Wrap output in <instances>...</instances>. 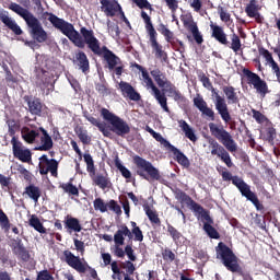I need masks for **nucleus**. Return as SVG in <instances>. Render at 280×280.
I'll list each match as a JSON object with an SVG mask.
<instances>
[{"mask_svg": "<svg viewBox=\"0 0 280 280\" xmlns=\"http://www.w3.org/2000/svg\"><path fill=\"white\" fill-rule=\"evenodd\" d=\"M48 21L50 24L63 34L75 47L83 49L85 45L95 56L103 57L107 63L109 71L115 70V68L121 65L120 57H117L113 50H109L107 46H102L101 42L95 37L94 31L92 28H86V26H81L80 33L77 31L71 22L58 18L55 13H49Z\"/></svg>", "mask_w": 280, "mask_h": 280, "instance_id": "f257e3e1", "label": "nucleus"}, {"mask_svg": "<svg viewBox=\"0 0 280 280\" xmlns=\"http://www.w3.org/2000/svg\"><path fill=\"white\" fill-rule=\"evenodd\" d=\"M208 127L211 136L213 137L208 138V144L211 149L210 154L220 159L228 168L233 167V161L230 153L237 152V143L233 136L224 128L223 125L209 122Z\"/></svg>", "mask_w": 280, "mask_h": 280, "instance_id": "f03ea898", "label": "nucleus"}, {"mask_svg": "<svg viewBox=\"0 0 280 280\" xmlns=\"http://www.w3.org/2000/svg\"><path fill=\"white\" fill-rule=\"evenodd\" d=\"M8 9L24 20L27 27L31 30L30 34L34 40L37 43H46L48 40L47 31H45L42 22L34 15V13H32V11L14 2H12Z\"/></svg>", "mask_w": 280, "mask_h": 280, "instance_id": "7ed1b4c3", "label": "nucleus"}, {"mask_svg": "<svg viewBox=\"0 0 280 280\" xmlns=\"http://www.w3.org/2000/svg\"><path fill=\"white\" fill-rule=\"evenodd\" d=\"M177 199L180 202L189 206L195 213L200 215L201 220L205 221L202 230L209 238L220 240L221 235L219 231L213 226L214 221L208 210H206L200 203L196 202L186 191L179 190L177 192Z\"/></svg>", "mask_w": 280, "mask_h": 280, "instance_id": "20e7f679", "label": "nucleus"}, {"mask_svg": "<svg viewBox=\"0 0 280 280\" xmlns=\"http://www.w3.org/2000/svg\"><path fill=\"white\" fill-rule=\"evenodd\" d=\"M199 81L201 82L202 86L211 92V95L214 97L213 104L214 108L222 119L224 124H230L232 121V115L230 113V108L226 102V98L224 96H221L215 88H213L209 77L205 74V72H201V74L198 75Z\"/></svg>", "mask_w": 280, "mask_h": 280, "instance_id": "39448f33", "label": "nucleus"}, {"mask_svg": "<svg viewBox=\"0 0 280 280\" xmlns=\"http://www.w3.org/2000/svg\"><path fill=\"white\" fill-rule=\"evenodd\" d=\"M140 18L143 21L145 33L149 37V44L152 48L156 59L161 62H167L168 55L166 50L163 49L162 44L159 42V33L152 22V18L147 13V11H141Z\"/></svg>", "mask_w": 280, "mask_h": 280, "instance_id": "423d86ee", "label": "nucleus"}, {"mask_svg": "<svg viewBox=\"0 0 280 280\" xmlns=\"http://www.w3.org/2000/svg\"><path fill=\"white\" fill-rule=\"evenodd\" d=\"M209 27L211 32V38L217 40L219 44L229 47L235 55H238L240 51L243 54V45L240 35L232 33V35H230L231 42H229L228 34L225 33L223 26L214 24V22H210Z\"/></svg>", "mask_w": 280, "mask_h": 280, "instance_id": "0eeeda50", "label": "nucleus"}, {"mask_svg": "<svg viewBox=\"0 0 280 280\" xmlns=\"http://www.w3.org/2000/svg\"><path fill=\"white\" fill-rule=\"evenodd\" d=\"M150 74L156 85L162 89L161 93H164V95L167 93L168 97H172L174 102H185L186 97L182 94V92L178 91L172 81H168L165 72H162L160 68H154L151 70Z\"/></svg>", "mask_w": 280, "mask_h": 280, "instance_id": "6e6552de", "label": "nucleus"}, {"mask_svg": "<svg viewBox=\"0 0 280 280\" xmlns=\"http://www.w3.org/2000/svg\"><path fill=\"white\" fill-rule=\"evenodd\" d=\"M132 163L136 166V174L147 182H159L162 176L160 170L155 167L152 162L136 154L132 156Z\"/></svg>", "mask_w": 280, "mask_h": 280, "instance_id": "1a4fd4ad", "label": "nucleus"}, {"mask_svg": "<svg viewBox=\"0 0 280 280\" xmlns=\"http://www.w3.org/2000/svg\"><path fill=\"white\" fill-rule=\"evenodd\" d=\"M217 258L222 261L225 269L232 273H242L243 269L238 264V258L234 252L223 242H219L215 247Z\"/></svg>", "mask_w": 280, "mask_h": 280, "instance_id": "9d476101", "label": "nucleus"}, {"mask_svg": "<svg viewBox=\"0 0 280 280\" xmlns=\"http://www.w3.org/2000/svg\"><path fill=\"white\" fill-rule=\"evenodd\" d=\"M101 116L103 117L104 120L109 122L110 125L109 130L113 133H115L117 137L126 138V136L130 135L131 132L130 125L124 118L110 112L108 108L102 107Z\"/></svg>", "mask_w": 280, "mask_h": 280, "instance_id": "9b49d317", "label": "nucleus"}, {"mask_svg": "<svg viewBox=\"0 0 280 280\" xmlns=\"http://www.w3.org/2000/svg\"><path fill=\"white\" fill-rule=\"evenodd\" d=\"M65 261L66 264L75 270L78 273H86L89 272V276L96 280L98 278V273L95 268L91 267L88 262H82L81 258L79 256H75L70 250L63 252Z\"/></svg>", "mask_w": 280, "mask_h": 280, "instance_id": "f8f14e48", "label": "nucleus"}, {"mask_svg": "<svg viewBox=\"0 0 280 280\" xmlns=\"http://www.w3.org/2000/svg\"><path fill=\"white\" fill-rule=\"evenodd\" d=\"M144 83H145V86L148 89H151V95L154 97V100L158 102V104L160 105V107L162 108L163 112L170 114L171 113V109H170V106H168V98L165 94V92H162L160 90V88H156L153 79H151L149 72H143V74H141Z\"/></svg>", "mask_w": 280, "mask_h": 280, "instance_id": "ddd939ff", "label": "nucleus"}, {"mask_svg": "<svg viewBox=\"0 0 280 280\" xmlns=\"http://www.w3.org/2000/svg\"><path fill=\"white\" fill-rule=\"evenodd\" d=\"M242 73L246 79V83L252 85L258 95L265 97L268 93H270L267 81L261 79L259 74L252 72V70H248V68H243Z\"/></svg>", "mask_w": 280, "mask_h": 280, "instance_id": "4468645a", "label": "nucleus"}, {"mask_svg": "<svg viewBox=\"0 0 280 280\" xmlns=\"http://www.w3.org/2000/svg\"><path fill=\"white\" fill-rule=\"evenodd\" d=\"M125 237L132 240V234H131V230L126 224H121L120 229H118L114 234V244H115L114 255L117 258H125L126 256V249L124 250V248L121 247L125 245V241H126Z\"/></svg>", "mask_w": 280, "mask_h": 280, "instance_id": "2eb2a0df", "label": "nucleus"}, {"mask_svg": "<svg viewBox=\"0 0 280 280\" xmlns=\"http://www.w3.org/2000/svg\"><path fill=\"white\" fill-rule=\"evenodd\" d=\"M13 156L21 161L22 163H30L33 158L31 149L24 148L23 142L19 137H13L11 139Z\"/></svg>", "mask_w": 280, "mask_h": 280, "instance_id": "dca6fc26", "label": "nucleus"}, {"mask_svg": "<svg viewBox=\"0 0 280 280\" xmlns=\"http://www.w3.org/2000/svg\"><path fill=\"white\" fill-rule=\"evenodd\" d=\"M40 132L42 127H37L36 125L23 126L21 128V137L27 144H35L40 137Z\"/></svg>", "mask_w": 280, "mask_h": 280, "instance_id": "f3484780", "label": "nucleus"}, {"mask_svg": "<svg viewBox=\"0 0 280 280\" xmlns=\"http://www.w3.org/2000/svg\"><path fill=\"white\" fill-rule=\"evenodd\" d=\"M24 101L27 103L31 115L42 117L45 114L47 106L39 97L24 96Z\"/></svg>", "mask_w": 280, "mask_h": 280, "instance_id": "a211bd4d", "label": "nucleus"}, {"mask_svg": "<svg viewBox=\"0 0 280 280\" xmlns=\"http://www.w3.org/2000/svg\"><path fill=\"white\" fill-rule=\"evenodd\" d=\"M118 86L124 97L132 102L141 101V94L137 92V90L133 88V85H131V83H127V81H120Z\"/></svg>", "mask_w": 280, "mask_h": 280, "instance_id": "6ab92c4d", "label": "nucleus"}, {"mask_svg": "<svg viewBox=\"0 0 280 280\" xmlns=\"http://www.w3.org/2000/svg\"><path fill=\"white\" fill-rule=\"evenodd\" d=\"M221 177L223 182H231L233 186L237 188L240 194H242L247 187L248 184L237 175H233L230 171H222Z\"/></svg>", "mask_w": 280, "mask_h": 280, "instance_id": "aec40b11", "label": "nucleus"}, {"mask_svg": "<svg viewBox=\"0 0 280 280\" xmlns=\"http://www.w3.org/2000/svg\"><path fill=\"white\" fill-rule=\"evenodd\" d=\"M194 106L206 117L210 118L211 121L215 120L214 110L208 106V103L202 96H196L192 98Z\"/></svg>", "mask_w": 280, "mask_h": 280, "instance_id": "412c9836", "label": "nucleus"}, {"mask_svg": "<svg viewBox=\"0 0 280 280\" xmlns=\"http://www.w3.org/2000/svg\"><path fill=\"white\" fill-rule=\"evenodd\" d=\"M0 22H2L10 31H12L15 35L20 36L23 34L21 26L10 18L9 12L1 10L0 11Z\"/></svg>", "mask_w": 280, "mask_h": 280, "instance_id": "4be33fe9", "label": "nucleus"}, {"mask_svg": "<svg viewBox=\"0 0 280 280\" xmlns=\"http://www.w3.org/2000/svg\"><path fill=\"white\" fill-rule=\"evenodd\" d=\"M38 168L42 176L48 175V173H50L52 177H58L59 162L56 159H50L46 164L39 162Z\"/></svg>", "mask_w": 280, "mask_h": 280, "instance_id": "5701e85b", "label": "nucleus"}, {"mask_svg": "<svg viewBox=\"0 0 280 280\" xmlns=\"http://www.w3.org/2000/svg\"><path fill=\"white\" fill-rule=\"evenodd\" d=\"M101 10L106 16L114 18L117 12L121 11V5L116 0H100Z\"/></svg>", "mask_w": 280, "mask_h": 280, "instance_id": "b1692460", "label": "nucleus"}, {"mask_svg": "<svg viewBox=\"0 0 280 280\" xmlns=\"http://www.w3.org/2000/svg\"><path fill=\"white\" fill-rule=\"evenodd\" d=\"M90 177L93 185L97 186L102 190L109 188V186L112 185V182L106 175H104L103 173H96L95 170L94 172L90 173Z\"/></svg>", "mask_w": 280, "mask_h": 280, "instance_id": "393cba45", "label": "nucleus"}, {"mask_svg": "<svg viewBox=\"0 0 280 280\" xmlns=\"http://www.w3.org/2000/svg\"><path fill=\"white\" fill-rule=\"evenodd\" d=\"M241 196L246 198L247 201L252 202V205L256 207V210L258 211L265 210V206L258 199L257 194L250 189L249 185H247V187L241 192Z\"/></svg>", "mask_w": 280, "mask_h": 280, "instance_id": "a878e982", "label": "nucleus"}, {"mask_svg": "<svg viewBox=\"0 0 280 280\" xmlns=\"http://www.w3.org/2000/svg\"><path fill=\"white\" fill-rule=\"evenodd\" d=\"M40 132L43 135L40 137L42 144L36 147L35 150L42 151V152L50 151L54 148L52 137L48 133V131L44 127H40Z\"/></svg>", "mask_w": 280, "mask_h": 280, "instance_id": "bb28decb", "label": "nucleus"}, {"mask_svg": "<svg viewBox=\"0 0 280 280\" xmlns=\"http://www.w3.org/2000/svg\"><path fill=\"white\" fill-rule=\"evenodd\" d=\"M63 224H65V229L69 232V233H81L83 228L81 225V222L78 218H74L70 214H67L63 220Z\"/></svg>", "mask_w": 280, "mask_h": 280, "instance_id": "cd10ccee", "label": "nucleus"}, {"mask_svg": "<svg viewBox=\"0 0 280 280\" xmlns=\"http://www.w3.org/2000/svg\"><path fill=\"white\" fill-rule=\"evenodd\" d=\"M170 152L173 153L175 156V161L183 166L184 168H189L190 167V160L188 156L180 151L178 148H176L174 144L168 149Z\"/></svg>", "mask_w": 280, "mask_h": 280, "instance_id": "c85d7f7f", "label": "nucleus"}, {"mask_svg": "<svg viewBox=\"0 0 280 280\" xmlns=\"http://www.w3.org/2000/svg\"><path fill=\"white\" fill-rule=\"evenodd\" d=\"M222 93L224 94L229 105H235L240 103L238 94L233 85H223Z\"/></svg>", "mask_w": 280, "mask_h": 280, "instance_id": "c756f323", "label": "nucleus"}, {"mask_svg": "<svg viewBox=\"0 0 280 280\" xmlns=\"http://www.w3.org/2000/svg\"><path fill=\"white\" fill-rule=\"evenodd\" d=\"M178 127L184 132L185 138H187L189 141H191L192 143L198 141L195 129L185 119L178 120Z\"/></svg>", "mask_w": 280, "mask_h": 280, "instance_id": "7c9ffc66", "label": "nucleus"}, {"mask_svg": "<svg viewBox=\"0 0 280 280\" xmlns=\"http://www.w3.org/2000/svg\"><path fill=\"white\" fill-rule=\"evenodd\" d=\"M75 61L82 73L88 74L90 72V59L86 52H83V50L75 52Z\"/></svg>", "mask_w": 280, "mask_h": 280, "instance_id": "2f4dec72", "label": "nucleus"}, {"mask_svg": "<svg viewBox=\"0 0 280 280\" xmlns=\"http://www.w3.org/2000/svg\"><path fill=\"white\" fill-rule=\"evenodd\" d=\"M143 211L145 215L148 217L150 223L152 226H158L160 228L162 225V221L159 217V213L156 210L151 209L149 203H143Z\"/></svg>", "mask_w": 280, "mask_h": 280, "instance_id": "473e14b6", "label": "nucleus"}, {"mask_svg": "<svg viewBox=\"0 0 280 280\" xmlns=\"http://www.w3.org/2000/svg\"><path fill=\"white\" fill-rule=\"evenodd\" d=\"M24 194L35 203H37L42 197V189L34 184H30L25 187Z\"/></svg>", "mask_w": 280, "mask_h": 280, "instance_id": "72a5a7b5", "label": "nucleus"}, {"mask_svg": "<svg viewBox=\"0 0 280 280\" xmlns=\"http://www.w3.org/2000/svg\"><path fill=\"white\" fill-rule=\"evenodd\" d=\"M28 224H30L31 228H33L39 234H46L47 233V229L44 226L43 222L40 221V219L36 214L31 215V218L28 220Z\"/></svg>", "mask_w": 280, "mask_h": 280, "instance_id": "f704fd0d", "label": "nucleus"}, {"mask_svg": "<svg viewBox=\"0 0 280 280\" xmlns=\"http://www.w3.org/2000/svg\"><path fill=\"white\" fill-rule=\"evenodd\" d=\"M59 188L63 190V192L68 194L69 196H80L79 188L72 183V179L68 183L59 184Z\"/></svg>", "mask_w": 280, "mask_h": 280, "instance_id": "c9c22d12", "label": "nucleus"}, {"mask_svg": "<svg viewBox=\"0 0 280 280\" xmlns=\"http://www.w3.org/2000/svg\"><path fill=\"white\" fill-rule=\"evenodd\" d=\"M114 164L125 179H130L132 177L131 171L121 163L118 155L114 159Z\"/></svg>", "mask_w": 280, "mask_h": 280, "instance_id": "e433bc0d", "label": "nucleus"}, {"mask_svg": "<svg viewBox=\"0 0 280 280\" xmlns=\"http://www.w3.org/2000/svg\"><path fill=\"white\" fill-rule=\"evenodd\" d=\"M77 137L84 144L89 145L92 142V137L89 135V131L83 127H77L74 129Z\"/></svg>", "mask_w": 280, "mask_h": 280, "instance_id": "4c0bfd02", "label": "nucleus"}, {"mask_svg": "<svg viewBox=\"0 0 280 280\" xmlns=\"http://www.w3.org/2000/svg\"><path fill=\"white\" fill-rule=\"evenodd\" d=\"M158 32L161 35H163L166 43L173 44V40L175 39V35L173 31H171L170 28H167V26H165V24H159Z\"/></svg>", "mask_w": 280, "mask_h": 280, "instance_id": "58836bf2", "label": "nucleus"}, {"mask_svg": "<svg viewBox=\"0 0 280 280\" xmlns=\"http://www.w3.org/2000/svg\"><path fill=\"white\" fill-rule=\"evenodd\" d=\"M130 225L132 228L130 234L131 236H135L133 241L142 243L144 240V235L140 226H138L136 221H130Z\"/></svg>", "mask_w": 280, "mask_h": 280, "instance_id": "ea45409f", "label": "nucleus"}, {"mask_svg": "<svg viewBox=\"0 0 280 280\" xmlns=\"http://www.w3.org/2000/svg\"><path fill=\"white\" fill-rule=\"evenodd\" d=\"M260 10L261 7L258 4V2L256 0H250L245 7L244 11L248 18H252L255 16Z\"/></svg>", "mask_w": 280, "mask_h": 280, "instance_id": "a19ab883", "label": "nucleus"}, {"mask_svg": "<svg viewBox=\"0 0 280 280\" xmlns=\"http://www.w3.org/2000/svg\"><path fill=\"white\" fill-rule=\"evenodd\" d=\"M217 11H218L220 21L223 22L226 27H230V25L233 23V20L231 18V13H228V11L221 5H219L217 8Z\"/></svg>", "mask_w": 280, "mask_h": 280, "instance_id": "79ce46f5", "label": "nucleus"}, {"mask_svg": "<svg viewBox=\"0 0 280 280\" xmlns=\"http://www.w3.org/2000/svg\"><path fill=\"white\" fill-rule=\"evenodd\" d=\"M0 226L4 232H9L12 226L10 219L3 209H0Z\"/></svg>", "mask_w": 280, "mask_h": 280, "instance_id": "37998d69", "label": "nucleus"}, {"mask_svg": "<svg viewBox=\"0 0 280 280\" xmlns=\"http://www.w3.org/2000/svg\"><path fill=\"white\" fill-rule=\"evenodd\" d=\"M93 208L95 211L106 213L108 211V203H106L103 198L98 197L94 199Z\"/></svg>", "mask_w": 280, "mask_h": 280, "instance_id": "c03bdc74", "label": "nucleus"}, {"mask_svg": "<svg viewBox=\"0 0 280 280\" xmlns=\"http://www.w3.org/2000/svg\"><path fill=\"white\" fill-rule=\"evenodd\" d=\"M189 32L191 33V36L197 45L203 44V42H205L203 35H202V33H200L198 26H195V25L190 26Z\"/></svg>", "mask_w": 280, "mask_h": 280, "instance_id": "a18cd8bd", "label": "nucleus"}, {"mask_svg": "<svg viewBox=\"0 0 280 280\" xmlns=\"http://www.w3.org/2000/svg\"><path fill=\"white\" fill-rule=\"evenodd\" d=\"M167 233L174 243H178L183 234L172 224H167Z\"/></svg>", "mask_w": 280, "mask_h": 280, "instance_id": "49530a36", "label": "nucleus"}, {"mask_svg": "<svg viewBox=\"0 0 280 280\" xmlns=\"http://www.w3.org/2000/svg\"><path fill=\"white\" fill-rule=\"evenodd\" d=\"M19 129H20V124L16 122L15 119L8 120V133L12 139L18 138L16 132Z\"/></svg>", "mask_w": 280, "mask_h": 280, "instance_id": "de8ad7c7", "label": "nucleus"}, {"mask_svg": "<svg viewBox=\"0 0 280 280\" xmlns=\"http://www.w3.org/2000/svg\"><path fill=\"white\" fill-rule=\"evenodd\" d=\"M108 34L112 37H119L120 36V28L118 24H115V22H112V20H107L106 22Z\"/></svg>", "mask_w": 280, "mask_h": 280, "instance_id": "09e8293b", "label": "nucleus"}, {"mask_svg": "<svg viewBox=\"0 0 280 280\" xmlns=\"http://www.w3.org/2000/svg\"><path fill=\"white\" fill-rule=\"evenodd\" d=\"M152 138L159 142L163 148H165L167 151L172 148V143L165 139L160 132L154 131L152 135Z\"/></svg>", "mask_w": 280, "mask_h": 280, "instance_id": "8fccbe9b", "label": "nucleus"}, {"mask_svg": "<svg viewBox=\"0 0 280 280\" xmlns=\"http://www.w3.org/2000/svg\"><path fill=\"white\" fill-rule=\"evenodd\" d=\"M258 54L262 56V58H265V61H267L268 65L275 62L272 52H270V50H268L267 48H264V46H258Z\"/></svg>", "mask_w": 280, "mask_h": 280, "instance_id": "3c124183", "label": "nucleus"}, {"mask_svg": "<svg viewBox=\"0 0 280 280\" xmlns=\"http://www.w3.org/2000/svg\"><path fill=\"white\" fill-rule=\"evenodd\" d=\"M23 262H28L32 258L30 250L26 247L14 253Z\"/></svg>", "mask_w": 280, "mask_h": 280, "instance_id": "603ef678", "label": "nucleus"}, {"mask_svg": "<svg viewBox=\"0 0 280 280\" xmlns=\"http://www.w3.org/2000/svg\"><path fill=\"white\" fill-rule=\"evenodd\" d=\"M121 268L126 269L125 275H127V277L133 276L137 270L135 264L131 260H126L121 262Z\"/></svg>", "mask_w": 280, "mask_h": 280, "instance_id": "864d4df0", "label": "nucleus"}, {"mask_svg": "<svg viewBox=\"0 0 280 280\" xmlns=\"http://www.w3.org/2000/svg\"><path fill=\"white\" fill-rule=\"evenodd\" d=\"M0 185H1V188L4 191L11 192V178H10V176H5L4 174L0 173Z\"/></svg>", "mask_w": 280, "mask_h": 280, "instance_id": "5fc2aeb1", "label": "nucleus"}, {"mask_svg": "<svg viewBox=\"0 0 280 280\" xmlns=\"http://www.w3.org/2000/svg\"><path fill=\"white\" fill-rule=\"evenodd\" d=\"M107 208L110 211H113L115 214H117V215H121L122 214L121 206L115 199H110L107 202Z\"/></svg>", "mask_w": 280, "mask_h": 280, "instance_id": "6e6d98bb", "label": "nucleus"}, {"mask_svg": "<svg viewBox=\"0 0 280 280\" xmlns=\"http://www.w3.org/2000/svg\"><path fill=\"white\" fill-rule=\"evenodd\" d=\"M83 160L86 163V168L90 174L94 173L95 166H94V160L93 156L90 153L83 154Z\"/></svg>", "mask_w": 280, "mask_h": 280, "instance_id": "4d7b16f0", "label": "nucleus"}, {"mask_svg": "<svg viewBox=\"0 0 280 280\" xmlns=\"http://www.w3.org/2000/svg\"><path fill=\"white\" fill-rule=\"evenodd\" d=\"M25 247L23 240L21 237L12 238L11 240V248L13 254L18 253L20 249Z\"/></svg>", "mask_w": 280, "mask_h": 280, "instance_id": "13d9d810", "label": "nucleus"}, {"mask_svg": "<svg viewBox=\"0 0 280 280\" xmlns=\"http://www.w3.org/2000/svg\"><path fill=\"white\" fill-rule=\"evenodd\" d=\"M132 2L141 10L154 11L152 4L148 0H132Z\"/></svg>", "mask_w": 280, "mask_h": 280, "instance_id": "bf43d9fd", "label": "nucleus"}, {"mask_svg": "<svg viewBox=\"0 0 280 280\" xmlns=\"http://www.w3.org/2000/svg\"><path fill=\"white\" fill-rule=\"evenodd\" d=\"M162 258H163V260L166 261V262H173V261H175V259H176V255H175V253H174L172 249L165 248V249L162 252Z\"/></svg>", "mask_w": 280, "mask_h": 280, "instance_id": "052dcab7", "label": "nucleus"}, {"mask_svg": "<svg viewBox=\"0 0 280 280\" xmlns=\"http://www.w3.org/2000/svg\"><path fill=\"white\" fill-rule=\"evenodd\" d=\"M83 117L94 127L98 128L102 126L104 122L101 121L100 118L94 117L92 114L85 113L83 114Z\"/></svg>", "mask_w": 280, "mask_h": 280, "instance_id": "680f3d73", "label": "nucleus"}, {"mask_svg": "<svg viewBox=\"0 0 280 280\" xmlns=\"http://www.w3.org/2000/svg\"><path fill=\"white\" fill-rule=\"evenodd\" d=\"M189 8L192 9L194 12L200 13L203 7V3L201 0H188Z\"/></svg>", "mask_w": 280, "mask_h": 280, "instance_id": "e2e57ef3", "label": "nucleus"}, {"mask_svg": "<svg viewBox=\"0 0 280 280\" xmlns=\"http://www.w3.org/2000/svg\"><path fill=\"white\" fill-rule=\"evenodd\" d=\"M166 7L168 8V10L175 14L176 11L179 8V2L177 0H164Z\"/></svg>", "mask_w": 280, "mask_h": 280, "instance_id": "0e129e2a", "label": "nucleus"}, {"mask_svg": "<svg viewBox=\"0 0 280 280\" xmlns=\"http://www.w3.org/2000/svg\"><path fill=\"white\" fill-rule=\"evenodd\" d=\"M269 67L271 68V72H273V74H276V81H278V83H280V66L279 63H277V61H272L271 63H269Z\"/></svg>", "mask_w": 280, "mask_h": 280, "instance_id": "69168bd1", "label": "nucleus"}, {"mask_svg": "<svg viewBox=\"0 0 280 280\" xmlns=\"http://www.w3.org/2000/svg\"><path fill=\"white\" fill-rule=\"evenodd\" d=\"M37 280H55V278L47 269H45L38 272Z\"/></svg>", "mask_w": 280, "mask_h": 280, "instance_id": "338daca9", "label": "nucleus"}, {"mask_svg": "<svg viewBox=\"0 0 280 280\" xmlns=\"http://www.w3.org/2000/svg\"><path fill=\"white\" fill-rule=\"evenodd\" d=\"M277 138V130L275 127H268L267 128V140L269 143H272L275 139Z\"/></svg>", "mask_w": 280, "mask_h": 280, "instance_id": "774afa93", "label": "nucleus"}]
</instances>
